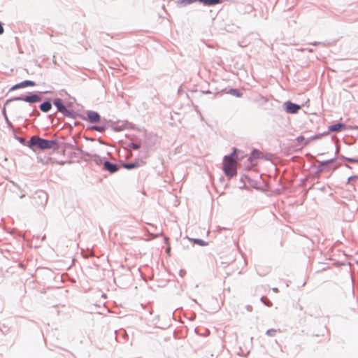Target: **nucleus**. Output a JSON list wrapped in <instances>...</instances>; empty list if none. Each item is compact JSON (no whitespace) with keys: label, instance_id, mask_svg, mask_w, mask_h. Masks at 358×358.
<instances>
[{"label":"nucleus","instance_id":"obj_1","mask_svg":"<svg viewBox=\"0 0 358 358\" xmlns=\"http://www.w3.org/2000/svg\"><path fill=\"white\" fill-rule=\"evenodd\" d=\"M238 153L239 150L237 148H234L229 155H226L223 158L222 169L227 177L231 178L237 173Z\"/></svg>","mask_w":358,"mask_h":358},{"label":"nucleus","instance_id":"obj_2","mask_svg":"<svg viewBox=\"0 0 358 358\" xmlns=\"http://www.w3.org/2000/svg\"><path fill=\"white\" fill-rule=\"evenodd\" d=\"M55 145L52 141L41 138L38 136H32L29 141V146H36L41 150L50 149Z\"/></svg>","mask_w":358,"mask_h":358},{"label":"nucleus","instance_id":"obj_3","mask_svg":"<svg viewBox=\"0 0 358 358\" xmlns=\"http://www.w3.org/2000/svg\"><path fill=\"white\" fill-rule=\"evenodd\" d=\"M14 100H20L26 101L28 103H36L41 100V97L37 94H32L30 96H20V97H16L14 99Z\"/></svg>","mask_w":358,"mask_h":358},{"label":"nucleus","instance_id":"obj_4","mask_svg":"<svg viewBox=\"0 0 358 358\" xmlns=\"http://www.w3.org/2000/svg\"><path fill=\"white\" fill-rule=\"evenodd\" d=\"M285 107H286V111L289 113H296L300 109L301 106L299 105H296L295 103H293L292 102H287L285 103Z\"/></svg>","mask_w":358,"mask_h":358},{"label":"nucleus","instance_id":"obj_5","mask_svg":"<svg viewBox=\"0 0 358 358\" xmlns=\"http://www.w3.org/2000/svg\"><path fill=\"white\" fill-rule=\"evenodd\" d=\"M35 83L33 82V81H31V80H25V81H23V82H21L20 83H17L16 85H15L14 86H13L11 87V90H17V89H20V88H23V87H29V86H35Z\"/></svg>","mask_w":358,"mask_h":358},{"label":"nucleus","instance_id":"obj_6","mask_svg":"<svg viewBox=\"0 0 358 358\" xmlns=\"http://www.w3.org/2000/svg\"><path fill=\"white\" fill-rule=\"evenodd\" d=\"M87 118L90 122H98L100 120V115L94 111H87Z\"/></svg>","mask_w":358,"mask_h":358},{"label":"nucleus","instance_id":"obj_7","mask_svg":"<svg viewBox=\"0 0 358 358\" xmlns=\"http://www.w3.org/2000/svg\"><path fill=\"white\" fill-rule=\"evenodd\" d=\"M54 105L57 108L59 112H62L64 114L68 112L66 108L64 106L62 101L60 99H56L54 101Z\"/></svg>","mask_w":358,"mask_h":358},{"label":"nucleus","instance_id":"obj_8","mask_svg":"<svg viewBox=\"0 0 358 358\" xmlns=\"http://www.w3.org/2000/svg\"><path fill=\"white\" fill-rule=\"evenodd\" d=\"M104 168L110 173H115L118 170V167L116 164H112L109 162H105Z\"/></svg>","mask_w":358,"mask_h":358},{"label":"nucleus","instance_id":"obj_9","mask_svg":"<svg viewBox=\"0 0 358 358\" xmlns=\"http://www.w3.org/2000/svg\"><path fill=\"white\" fill-rule=\"evenodd\" d=\"M262 157L263 155L262 152H260L258 150H254L250 155V160L252 163V165H255L256 163L255 162V161L256 159L262 158Z\"/></svg>","mask_w":358,"mask_h":358},{"label":"nucleus","instance_id":"obj_10","mask_svg":"<svg viewBox=\"0 0 358 358\" xmlns=\"http://www.w3.org/2000/svg\"><path fill=\"white\" fill-rule=\"evenodd\" d=\"M345 127V126L343 124L338 123V124L331 125L329 127V130L330 131H340L341 129H344Z\"/></svg>","mask_w":358,"mask_h":358},{"label":"nucleus","instance_id":"obj_11","mask_svg":"<svg viewBox=\"0 0 358 358\" xmlns=\"http://www.w3.org/2000/svg\"><path fill=\"white\" fill-rule=\"evenodd\" d=\"M205 6H214L221 3V0H199Z\"/></svg>","mask_w":358,"mask_h":358},{"label":"nucleus","instance_id":"obj_12","mask_svg":"<svg viewBox=\"0 0 358 358\" xmlns=\"http://www.w3.org/2000/svg\"><path fill=\"white\" fill-rule=\"evenodd\" d=\"M52 105L50 102L45 101L40 105V109L44 112L47 113L51 109Z\"/></svg>","mask_w":358,"mask_h":358},{"label":"nucleus","instance_id":"obj_13","mask_svg":"<svg viewBox=\"0 0 358 358\" xmlns=\"http://www.w3.org/2000/svg\"><path fill=\"white\" fill-rule=\"evenodd\" d=\"M196 1L199 2V0H179L177 3L178 6L180 7H185L189 4H191Z\"/></svg>","mask_w":358,"mask_h":358},{"label":"nucleus","instance_id":"obj_14","mask_svg":"<svg viewBox=\"0 0 358 358\" xmlns=\"http://www.w3.org/2000/svg\"><path fill=\"white\" fill-rule=\"evenodd\" d=\"M138 166H139L138 163H129V164H125L124 165V167L127 169H131L136 168Z\"/></svg>","mask_w":358,"mask_h":358},{"label":"nucleus","instance_id":"obj_15","mask_svg":"<svg viewBox=\"0 0 358 358\" xmlns=\"http://www.w3.org/2000/svg\"><path fill=\"white\" fill-rule=\"evenodd\" d=\"M278 331L276 330V329H269L266 331V334L268 335V336H273L275 335V334L278 332Z\"/></svg>","mask_w":358,"mask_h":358},{"label":"nucleus","instance_id":"obj_16","mask_svg":"<svg viewBox=\"0 0 358 358\" xmlns=\"http://www.w3.org/2000/svg\"><path fill=\"white\" fill-rule=\"evenodd\" d=\"M193 241H194V243L199 244L200 245H206L205 242L201 240V239H194Z\"/></svg>","mask_w":358,"mask_h":358},{"label":"nucleus","instance_id":"obj_17","mask_svg":"<svg viewBox=\"0 0 358 358\" xmlns=\"http://www.w3.org/2000/svg\"><path fill=\"white\" fill-rule=\"evenodd\" d=\"M248 182H249V180L248 179ZM250 182L251 183V186L253 187L254 188H256V189H259V187L257 185V182L253 184L252 183V182L250 181Z\"/></svg>","mask_w":358,"mask_h":358},{"label":"nucleus","instance_id":"obj_18","mask_svg":"<svg viewBox=\"0 0 358 358\" xmlns=\"http://www.w3.org/2000/svg\"><path fill=\"white\" fill-rule=\"evenodd\" d=\"M3 33V28L1 23L0 22V34H1Z\"/></svg>","mask_w":358,"mask_h":358},{"label":"nucleus","instance_id":"obj_19","mask_svg":"<svg viewBox=\"0 0 358 358\" xmlns=\"http://www.w3.org/2000/svg\"><path fill=\"white\" fill-rule=\"evenodd\" d=\"M133 148H134V149H138V148H139V146H138V145H136V144H134V145H133Z\"/></svg>","mask_w":358,"mask_h":358},{"label":"nucleus","instance_id":"obj_20","mask_svg":"<svg viewBox=\"0 0 358 358\" xmlns=\"http://www.w3.org/2000/svg\"><path fill=\"white\" fill-rule=\"evenodd\" d=\"M303 138H304L303 136H300V137L298 138V140L299 141H302V140H303Z\"/></svg>","mask_w":358,"mask_h":358}]
</instances>
